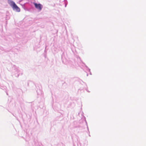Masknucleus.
Returning <instances> with one entry per match:
<instances>
[{"label": "nucleus", "instance_id": "1", "mask_svg": "<svg viewBox=\"0 0 146 146\" xmlns=\"http://www.w3.org/2000/svg\"><path fill=\"white\" fill-rule=\"evenodd\" d=\"M8 3L9 5L12 7L13 10H15L17 12H19L20 11V8L13 1L9 0L8 1Z\"/></svg>", "mask_w": 146, "mask_h": 146}, {"label": "nucleus", "instance_id": "2", "mask_svg": "<svg viewBox=\"0 0 146 146\" xmlns=\"http://www.w3.org/2000/svg\"><path fill=\"white\" fill-rule=\"evenodd\" d=\"M34 4L35 7L39 11H41L43 7L42 5L40 3L37 4L36 3H34Z\"/></svg>", "mask_w": 146, "mask_h": 146}]
</instances>
